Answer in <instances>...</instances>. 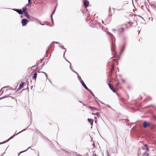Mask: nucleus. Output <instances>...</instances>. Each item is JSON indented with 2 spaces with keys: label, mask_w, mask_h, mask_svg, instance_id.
Wrapping results in <instances>:
<instances>
[{
  "label": "nucleus",
  "mask_w": 156,
  "mask_h": 156,
  "mask_svg": "<svg viewBox=\"0 0 156 156\" xmlns=\"http://www.w3.org/2000/svg\"><path fill=\"white\" fill-rule=\"evenodd\" d=\"M150 125V124L147 122L145 121L144 122L143 126L144 128H146Z\"/></svg>",
  "instance_id": "20e7f679"
},
{
  "label": "nucleus",
  "mask_w": 156,
  "mask_h": 156,
  "mask_svg": "<svg viewBox=\"0 0 156 156\" xmlns=\"http://www.w3.org/2000/svg\"><path fill=\"white\" fill-rule=\"evenodd\" d=\"M73 72H74V73H76L77 74V75H78V73H76V71H75L74 70H73Z\"/></svg>",
  "instance_id": "5701e85b"
},
{
  "label": "nucleus",
  "mask_w": 156,
  "mask_h": 156,
  "mask_svg": "<svg viewBox=\"0 0 156 156\" xmlns=\"http://www.w3.org/2000/svg\"><path fill=\"white\" fill-rule=\"evenodd\" d=\"M51 19L52 22V23L53 24V20L52 18H52H51Z\"/></svg>",
  "instance_id": "b1692460"
},
{
  "label": "nucleus",
  "mask_w": 156,
  "mask_h": 156,
  "mask_svg": "<svg viewBox=\"0 0 156 156\" xmlns=\"http://www.w3.org/2000/svg\"><path fill=\"white\" fill-rule=\"evenodd\" d=\"M107 33H108V34H109V35H110L111 36V38H112V40L113 39H112V37L113 36V34L112 33H111L109 32H107Z\"/></svg>",
  "instance_id": "dca6fc26"
},
{
  "label": "nucleus",
  "mask_w": 156,
  "mask_h": 156,
  "mask_svg": "<svg viewBox=\"0 0 156 156\" xmlns=\"http://www.w3.org/2000/svg\"><path fill=\"white\" fill-rule=\"evenodd\" d=\"M13 10L14 11H16L20 15L22 14L23 13L22 11L20 9H13Z\"/></svg>",
  "instance_id": "f03ea898"
},
{
  "label": "nucleus",
  "mask_w": 156,
  "mask_h": 156,
  "mask_svg": "<svg viewBox=\"0 0 156 156\" xmlns=\"http://www.w3.org/2000/svg\"><path fill=\"white\" fill-rule=\"evenodd\" d=\"M112 50L113 51H114V50L112 48Z\"/></svg>",
  "instance_id": "72a5a7b5"
},
{
  "label": "nucleus",
  "mask_w": 156,
  "mask_h": 156,
  "mask_svg": "<svg viewBox=\"0 0 156 156\" xmlns=\"http://www.w3.org/2000/svg\"><path fill=\"white\" fill-rule=\"evenodd\" d=\"M24 84V82H22L19 85V87L17 89V90H19L20 89H21L23 86Z\"/></svg>",
  "instance_id": "39448f33"
},
{
  "label": "nucleus",
  "mask_w": 156,
  "mask_h": 156,
  "mask_svg": "<svg viewBox=\"0 0 156 156\" xmlns=\"http://www.w3.org/2000/svg\"><path fill=\"white\" fill-rule=\"evenodd\" d=\"M124 47H125V46H124V47L123 48H122V49L121 51L120 52V53H119V54L120 55H121V54H122V52L124 50Z\"/></svg>",
  "instance_id": "6ab92c4d"
},
{
  "label": "nucleus",
  "mask_w": 156,
  "mask_h": 156,
  "mask_svg": "<svg viewBox=\"0 0 156 156\" xmlns=\"http://www.w3.org/2000/svg\"><path fill=\"white\" fill-rule=\"evenodd\" d=\"M92 95H94V94H92Z\"/></svg>",
  "instance_id": "79ce46f5"
},
{
  "label": "nucleus",
  "mask_w": 156,
  "mask_h": 156,
  "mask_svg": "<svg viewBox=\"0 0 156 156\" xmlns=\"http://www.w3.org/2000/svg\"><path fill=\"white\" fill-rule=\"evenodd\" d=\"M31 0H28V3H30V2Z\"/></svg>",
  "instance_id": "cd10ccee"
},
{
  "label": "nucleus",
  "mask_w": 156,
  "mask_h": 156,
  "mask_svg": "<svg viewBox=\"0 0 156 156\" xmlns=\"http://www.w3.org/2000/svg\"><path fill=\"white\" fill-rule=\"evenodd\" d=\"M128 23H129V24L131 23L132 24H133V23H132L131 22H128Z\"/></svg>",
  "instance_id": "393cba45"
},
{
  "label": "nucleus",
  "mask_w": 156,
  "mask_h": 156,
  "mask_svg": "<svg viewBox=\"0 0 156 156\" xmlns=\"http://www.w3.org/2000/svg\"><path fill=\"white\" fill-rule=\"evenodd\" d=\"M102 23H104V21H103V20H102Z\"/></svg>",
  "instance_id": "473e14b6"
},
{
  "label": "nucleus",
  "mask_w": 156,
  "mask_h": 156,
  "mask_svg": "<svg viewBox=\"0 0 156 156\" xmlns=\"http://www.w3.org/2000/svg\"><path fill=\"white\" fill-rule=\"evenodd\" d=\"M144 146L145 147V148H144V149H145L146 151H148L149 150V148L147 147V145L146 144L144 145Z\"/></svg>",
  "instance_id": "9b49d317"
},
{
  "label": "nucleus",
  "mask_w": 156,
  "mask_h": 156,
  "mask_svg": "<svg viewBox=\"0 0 156 156\" xmlns=\"http://www.w3.org/2000/svg\"><path fill=\"white\" fill-rule=\"evenodd\" d=\"M26 129H24L22 131H21V132H19V133H17V134H16V135H14L13 136H11V137L9 138V139H8V140H7V141H9L10 140V139H12V138L14 137V136H15V135H18V134L20 133H21V132H23V131L25 130Z\"/></svg>",
  "instance_id": "0eeeda50"
},
{
  "label": "nucleus",
  "mask_w": 156,
  "mask_h": 156,
  "mask_svg": "<svg viewBox=\"0 0 156 156\" xmlns=\"http://www.w3.org/2000/svg\"><path fill=\"white\" fill-rule=\"evenodd\" d=\"M88 122L90 123L91 125H92L93 122V120H92L91 119H88Z\"/></svg>",
  "instance_id": "ddd939ff"
},
{
  "label": "nucleus",
  "mask_w": 156,
  "mask_h": 156,
  "mask_svg": "<svg viewBox=\"0 0 156 156\" xmlns=\"http://www.w3.org/2000/svg\"><path fill=\"white\" fill-rule=\"evenodd\" d=\"M30 4V3H28V4H27L26 6H27V7Z\"/></svg>",
  "instance_id": "a878e982"
},
{
  "label": "nucleus",
  "mask_w": 156,
  "mask_h": 156,
  "mask_svg": "<svg viewBox=\"0 0 156 156\" xmlns=\"http://www.w3.org/2000/svg\"><path fill=\"white\" fill-rule=\"evenodd\" d=\"M3 143H0V144H3Z\"/></svg>",
  "instance_id": "4c0bfd02"
},
{
  "label": "nucleus",
  "mask_w": 156,
  "mask_h": 156,
  "mask_svg": "<svg viewBox=\"0 0 156 156\" xmlns=\"http://www.w3.org/2000/svg\"><path fill=\"white\" fill-rule=\"evenodd\" d=\"M119 69H118V71H119Z\"/></svg>",
  "instance_id": "a19ab883"
},
{
  "label": "nucleus",
  "mask_w": 156,
  "mask_h": 156,
  "mask_svg": "<svg viewBox=\"0 0 156 156\" xmlns=\"http://www.w3.org/2000/svg\"><path fill=\"white\" fill-rule=\"evenodd\" d=\"M48 80H49V81L51 83H52L51 82V81L49 79H48Z\"/></svg>",
  "instance_id": "c85d7f7f"
},
{
  "label": "nucleus",
  "mask_w": 156,
  "mask_h": 156,
  "mask_svg": "<svg viewBox=\"0 0 156 156\" xmlns=\"http://www.w3.org/2000/svg\"><path fill=\"white\" fill-rule=\"evenodd\" d=\"M56 43H58V42H56Z\"/></svg>",
  "instance_id": "58836bf2"
},
{
  "label": "nucleus",
  "mask_w": 156,
  "mask_h": 156,
  "mask_svg": "<svg viewBox=\"0 0 156 156\" xmlns=\"http://www.w3.org/2000/svg\"><path fill=\"white\" fill-rule=\"evenodd\" d=\"M119 34L122 33L124 31V29L123 28H121L118 29L117 30Z\"/></svg>",
  "instance_id": "6e6552de"
},
{
  "label": "nucleus",
  "mask_w": 156,
  "mask_h": 156,
  "mask_svg": "<svg viewBox=\"0 0 156 156\" xmlns=\"http://www.w3.org/2000/svg\"><path fill=\"white\" fill-rule=\"evenodd\" d=\"M115 30V29H113L112 30L113 31H114L115 30Z\"/></svg>",
  "instance_id": "2f4dec72"
},
{
  "label": "nucleus",
  "mask_w": 156,
  "mask_h": 156,
  "mask_svg": "<svg viewBox=\"0 0 156 156\" xmlns=\"http://www.w3.org/2000/svg\"><path fill=\"white\" fill-rule=\"evenodd\" d=\"M28 22V20L26 19H23L22 20V26H25Z\"/></svg>",
  "instance_id": "f257e3e1"
},
{
  "label": "nucleus",
  "mask_w": 156,
  "mask_h": 156,
  "mask_svg": "<svg viewBox=\"0 0 156 156\" xmlns=\"http://www.w3.org/2000/svg\"><path fill=\"white\" fill-rule=\"evenodd\" d=\"M90 108H92V107H91V106H90Z\"/></svg>",
  "instance_id": "e433bc0d"
},
{
  "label": "nucleus",
  "mask_w": 156,
  "mask_h": 156,
  "mask_svg": "<svg viewBox=\"0 0 156 156\" xmlns=\"http://www.w3.org/2000/svg\"><path fill=\"white\" fill-rule=\"evenodd\" d=\"M83 4L85 7H88L89 4V2L88 1H85L84 2Z\"/></svg>",
  "instance_id": "423d86ee"
},
{
  "label": "nucleus",
  "mask_w": 156,
  "mask_h": 156,
  "mask_svg": "<svg viewBox=\"0 0 156 156\" xmlns=\"http://www.w3.org/2000/svg\"><path fill=\"white\" fill-rule=\"evenodd\" d=\"M122 81L123 82H125V80L124 79H122Z\"/></svg>",
  "instance_id": "bb28decb"
},
{
  "label": "nucleus",
  "mask_w": 156,
  "mask_h": 156,
  "mask_svg": "<svg viewBox=\"0 0 156 156\" xmlns=\"http://www.w3.org/2000/svg\"><path fill=\"white\" fill-rule=\"evenodd\" d=\"M83 105H84V106H86V105H85V104H83Z\"/></svg>",
  "instance_id": "c9c22d12"
},
{
  "label": "nucleus",
  "mask_w": 156,
  "mask_h": 156,
  "mask_svg": "<svg viewBox=\"0 0 156 156\" xmlns=\"http://www.w3.org/2000/svg\"><path fill=\"white\" fill-rule=\"evenodd\" d=\"M100 103H101V104H104L102 102H101V101H100Z\"/></svg>",
  "instance_id": "7c9ffc66"
},
{
  "label": "nucleus",
  "mask_w": 156,
  "mask_h": 156,
  "mask_svg": "<svg viewBox=\"0 0 156 156\" xmlns=\"http://www.w3.org/2000/svg\"><path fill=\"white\" fill-rule=\"evenodd\" d=\"M30 147H28V149H27L26 150H25V151H21L18 154V156L19 155H20V153H23V152H25V151H27L28 149H29L30 148Z\"/></svg>",
  "instance_id": "a211bd4d"
},
{
  "label": "nucleus",
  "mask_w": 156,
  "mask_h": 156,
  "mask_svg": "<svg viewBox=\"0 0 156 156\" xmlns=\"http://www.w3.org/2000/svg\"><path fill=\"white\" fill-rule=\"evenodd\" d=\"M35 73L34 74V76H33V78L35 80H36L37 78V73L36 72H35L34 71Z\"/></svg>",
  "instance_id": "9d476101"
},
{
  "label": "nucleus",
  "mask_w": 156,
  "mask_h": 156,
  "mask_svg": "<svg viewBox=\"0 0 156 156\" xmlns=\"http://www.w3.org/2000/svg\"><path fill=\"white\" fill-rule=\"evenodd\" d=\"M81 83L83 85V86L87 90H88V91L90 90V89H89L87 87L83 81L81 80Z\"/></svg>",
  "instance_id": "7ed1b4c3"
},
{
  "label": "nucleus",
  "mask_w": 156,
  "mask_h": 156,
  "mask_svg": "<svg viewBox=\"0 0 156 156\" xmlns=\"http://www.w3.org/2000/svg\"><path fill=\"white\" fill-rule=\"evenodd\" d=\"M108 85L109 86V88L111 89V90L112 89H113V88L112 85L111 83H108Z\"/></svg>",
  "instance_id": "4468645a"
},
{
  "label": "nucleus",
  "mask_w": 156,
  "mask_h": 156,
  "mask_svg": "<svg viewBox=\"0 0 156 156\" xmlns=\"http://www.w3.org/2000/svg\"><path fill=\"white\" fill-rule=\"evenodd\" d=\"M112 91L114 92V93H115L116 92V90L114 89V88H113V89H111Z\"/></svg>",
  "instance_id": "412c9836"
},
{
  "label": "nucleus",
  "mask_w": 156,
  "mask_h": 156,
  "mask_svg": "<svg viewBox=\"0 0 156 156\" xmlns=\"http://www.w3.org/2000/svg\"><path fill=\"white\" fill-rule=\"evenodd\" d=\"M56 6L55 7V9L52 12V13L51 14V18H52V16L55 13V9H56Z\"/></svg>",
  "instance_id": "2eb2a0df"
},
{
  "label": "nucleus",
  "mask_w": 156,
  "mask_h": 156,
  "mask_svg": "<svg viewBox=\"0 0 156 156\" xmlns=\"http://www.w3.org/2000/svg\"><path fill=\"white\" fill-rule=\"evenodd\" d=\"M24 14L25 15V16L27 17L30 19V17H29V14H28V12H25L24 11Z\"/></svg>",
  "instance_id": "1a4fd4ad"
},
{
  "label": "nucleus",
  "mask_w": 156,
  "mask_h": 156,
  "mask_svg": "<svg viewBox=\"0 0 156 156\" xmlns=\"http://www.w3.org/2000/svg\"><path fill=\"white\" fill-rule=\"evenodd\" d=\"M100 103H101V104H104L102 102H101V101H100Z\"/></svg>",
  "instance_id": "c756f323"
},
{
  "label": "nucleus",
  "mask_w": 156,
  "mask_h": 156,
  "mask_svg": "<svg viewBox=\"0 0 156 156\" xmlns=\"http://www.w3.org/2000/svg\"><path fill=\"white\" fill-rule=\"evenodd\" d=\"M27 7V6H25L23 8V11L24 13V11L25 12H27V11H26V8Z\"/></svg>",
  "instance_id": "f3484780"
},
{
  "label": "nucleus",
  "mask_w": 156,
  "mask_h": 156,
  "mask_svg": "<svg viewBox=\"0 0 156 156\" xmlns=\"http://www.w3.org/2000/svg\"><path fill=\"white\" fill-rule=\"evenodd\" d=\"M147 151H146L142 153V156H148V154L147 152Z\"/></svg>",
  "instance_id": "f8f14e48"
},
{
  "label": "nucleus",
  "mask_w": 156,
  "mask_h": 156,
  "mask_svg": "<svg viewBox=\"0 0 156 156\" xmlns=\"http://www.w3.org/2000/svg\"><path fill=\"white\" fill-rule=\"evenodd\" d=\"M108 156H110L109 154H108Z\"/></svg>",
  "instance_id": "f704fd0d"
},
{
  "label": "nucleus",
  "mask_w": 156,
  "mask_h": 156,
  "mask_svg": "<svg viewBox=\"0 0 156 156\" xmlns=\"http://www.w3.org/2000/svg\"><path fill=\"white\" fill-rule=\"evenodd\" d=\"M38 156H39V154H38Z\"/></svg>",
  "instance_id": "37998d69"
},
{
  "label": "nucleus",
  "mask_w": 156,
  "mask_h": 156,
  "mask_svg": "<svg viewBox=\"0 0 156 156\" xmlns=\"http://www.w3.org/2000/svg\"><path fill=\"white\" fill-rule=\"evenodd\" d=\"M67 61L68 62H69V63H70V69H72V67L71 66V63H70L69 62V61Z\"/></svg>",
  "instance_id": "4be33fe9"
},
{
  "label": "nucleus",
  "mask_w": 156,
  "mask_h": 156,
  "mask_svg": "<svg viewBox=\"0 0 156 156\" xmlns=\"http://www.w3.org/2000/svg\"><path fill=\"white\" fill-rule=\"evenodd\" d=\"M119 69H118V71H119Z\"/></svg>",
  "instance_id": "ea45409f"
},
{
  "label": "nucleus",
  "mask_w": 156,
  "mask_h": 156,
  "mask_svg": "<svg viewBox=\"0 0 156 156\" xmlns=\"http://www.w3.org/2000/svg\"><path fill=\"white\" fill-rule=\"evenodd\" d=\"M42 72L44 73L45 74V76L47 78V79H49L48 78V75L46 73L44 72Z\"/></svg>",
  "instance_id": "aec40b11"
}]
</instances>
